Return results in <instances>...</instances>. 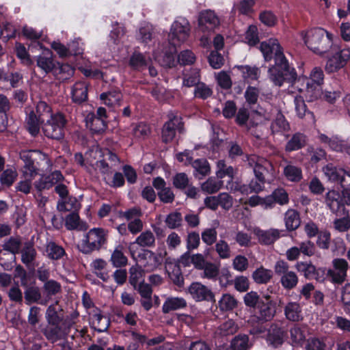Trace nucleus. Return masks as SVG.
<instances>
[{
    "label": "nucleus",
    "mask_w": 350,
    "mask_h": 350,
    "mask_svg": "<svg viewBox=\"0 0 350 350\" xmlns=\"http://www.w3.org/2000/svg\"><path fill=\"white\" fill-rule=\"evenodd\" d=\"M260 50L266 62L270 61L272 58L274 59V64L269 68L268 72L271 81L275 85L280 87L284 82L293 83L296 81V70L290 66L284 54L283 48L277 39L270 38L262 42Z\"/></svg>",
    "instance_id": "nucleus-1"
},
{
    "label": "nucleus",
    "mask_w": 350,
    "mask_h": 350,
    "mask_svg": "<svg viewBox=\"0 0 350 350\" xmlns=\"http://www.w3.org/2000/svg\"><path fill=\"white\" fill-rule=\"evenodd\" d=\"M58 301L50 305L46 311V325L42 329V333L50 342L54 343L59 340L65 339L70 329L75 323V319L79 317V312H73L69 317H64L62 308H57Z\"/></svg>",
    "instance_id": "nucleus-2"
},
{
    "label": "nucleus",
    "mask_w": 350,
    "mask_h": 350,
    "mask_svg": "<svg viewBox=\"0 0 350 350\" xmlns=\"http://www.w3.org/2000/svg\"><path fill=\"white\" fill-rule=\"evenodd\" d=\"M302 35L308 48L317 54L323 55L332 46V34L322 28L312 29Z\"/></svg>",
    "instance_id": "nucleus-3"
},
{
    "label": "nucleus",
    "mask_w": 350,
    "mask_h": 350,
    "mask_svg": "<svg viewBox=\"0 0 350 350\" xmlns=\"http://www.w3.org/2000/svg\"><path fill=\"white\" fill-rule=\"evenodd\" d=\"M20 158L24 163L23 175L29 178H34L38 174L40 161L51 165L48 155L40 150H23L20 152Z\"/></svg>",
    "instance_id": "nucleus-4"
},
{
    "label": "nucleus",
    "mask_w": 350,
    "mask_h": 350,
    "mask_svg": "<svg viewBox=\"0 0 350 350\" xmlns=\"http://www.w3.org/2000/svg\"><path fill=\"white\" fill-rule=\"evenodd\" d=\"M52 113V109L44 101H39L35 110L31 111L26 119V127L32 136H36L40 133V124L49 119Z\"/></svg>",
    "instance_id": "nucleus-5"
},
{
    "label": "nucleus",
    "mask_w": 350,
    "mask_h": 350,
    "mask_svg": "<svg viewBox=\"0 0 350 350\" xmlns=\"http://www.w3.org/2000/svg\"><path fill=\"white\" fill-rule=\"evenodd\" d=\"M108 231L101 228H94L89 230L83 240L80 251L89 254L93 251L99 250L107 239Z\"/></svg>",
    "instance_id": "nucleus-6"
},
{
    "label": "nucleus",
    "mask_w": 350,
    "mask_h": 350,
    "mask_svg": "<svg viewBox=\"0 0 350 350\" xmlns=\"http://www.w3.org/2000/svg\"><path fill=\"white\" fill-rule=\"evenodd\" d=\"M66 123L65 116L62 113H56L42 124V129L46 137L59 141L64 137Z\"/></svg>",
    "instance_id": "nucleus-7"
},
{
    "label": "nucleus",
    "mask_w": 350,
    "mask_h": 350,
    "mask_svg": "<svg viewBox=\"0 0 350 350\" xmlns=\"http://www.w3.org/2000/svg\"><path fill=\"white\" fill-rule=\"evenodd\" d=\"M246 157L247 165L253 168L256 178H260L266 182L269 178H273L274 167L269 161L256 154L247 155Z\"/></svg>",
    "instance_id": "nucleus-8"
},
{
    "label": "nucleus",
    "mask_w": 350,
    "mask_h": 350,
    "mask_svg": "<svg viewBox=\"0 0 350 350\" xmlns=\"http://www.w3.org/2000/svg\"><path fill=\"white\" fill-rule=\"evenodd\" d=\"M324 82V72L321 68L314 67L310 72V79H306V96L310 101L317 100L322 95L321 85Z\"/></svg>",
    "instance_id": "nucleus-9"
},
{
    "label": "nucleus",
    "mask_w": 350,
    "mask_h": 350,
    "mask_svg": "<svg viewBox=\"0 0 350 350\" xmlns=\"http://www.w3.org/2000/svg\"><path fill=\"white\" fill-rule=\"evenodd\" d=\"M167 118L168 120L165 122L161 129V139L165 144L172 142L177 131L179 133L184 131V122L180 116L171 111L167 114Z\"/></svg>",
    "instance_id": "nucleus-10"
},
{
    "label": "nucleus",
    "mask_w": 350,
    "mask_h": 350,
    "mask_svg": "<svg viewBox=\"0 0 350 350\" xmlns=\"http://www.w3.org/2000/svg\"><path fill=\"white\" fill-rule=\"evenodd\" d=\"M191 31L189 22L185 18H178L172 25L168 35V40L171 44L178 45L185 42L189 38Z\"/></svg>",
    "instance_id": "nucleus-11"
},
{
    "label": "nucleus",
    "mask_w": 350,
    "mask_h": 350,
    "mask_svg": "<svg viewBox=\"0 0 350 350\" xmlns=\"http://www.w3.org/2000/svg\"><path fill=\"white\" fill-rule=\"evenodd\" d=\"M350 62V48H338L327 60L325 70L327 73L338 72Z\"/></svg>",
    "instance_id": "nucleus-12"
},
{
    "label": "nucleus",
    "mask_w": 350,
    "mask_h": 350,
    "mask_svg": "<svg viewBox=\"0 0 350 350\" xmlns=\"http://www.w3.org/2000/svg\"><path fill=\"white\" fill-rule=\"evenodd\" d=\"M288 264L284 260L276 262L274 271L277 275H281L280 282L284 289L291 290L296 287L298 283V276L292 271H288Z\"/></svg>",
    "instance_id": "nucleus-13"
},
{
    "label": "nucleus",
    "mask_w": 350,
    "mask_h": 350,
    "mask_svg": "<svg viewBox=\"0 0 350 350\" xmlns=\"http://www.w3.org/2000/svg\"><path fill=\"white\" fill-rule=\"evenodd\" d=\"M333 269L325 268V279L330 278V281L336 284H342L347 277L348 262L343 258H335L332 261Z\"/></svg>",
    "instance_id": "nucleus-14"
},
{
    "label": "nucleus",
    "mask_w": 350,
    "mask_h": 350,
    "mask_svg": "<svg viewBox=\"0 0 350 350\" xmlns=\"http://www.w3.org/2000/svg\"><path fill=\"white\" fill-rule=\"evenodd\" d=\"M198 29L203 33H211L219 27L220 21L214 11L206 10L200 12L198 16Z\"/></svg>",
    "instance_id": "nucleus-15"
},
{
    "label": "nucleus",
    "mask_w": 350,
    "mask_h": 350,
    "mask_svg": "<svg viewBox=\"0 0 350 350\" xmlns=\"http://www.w3.org/2000/svg\"><path fill=\"white\" fill-rule=\"evenodd\" d=\"M297 270L308 280H315L319 282L325 280V267H316L311 261L297 262Z\"/></svg>",
    "instance_id": "nucleus-16"
},
{
    "label": "nucleus",
    "mask_w": 350,
    "mask_h": 350,
    "mask_svg": "<svg viewBox=\"0 0 350 350\" xmlns=\"http://www.w3.org/2000/svg\"><path fill=\"white\" fill-rule=\"evenodd\" d=\"M322 171L327 180L342 187L345 180L350 177V172L329 163L323 166Z\"/></svg>",
    "instance_id": "nucleus-17"
},
{
    "label": "nucleus",
    "mask_w": 350,
    "mask_h": 350,
    "mask_svg": "<svg viewBox=\"0 0 350 350\" xmlns=\"http://www.w3.org/2000/svg\"><path fill=\"white\" fill-rule=\"evenodd\" d=\"M188 292L196 301L215 302L213 292L201 282H192L188 288Z\"/></svg>",
    "instance_id": "nucleus-18"
},
{
    "label": "nucleus",
    "mask_w": 350,
    "mask_h": 350,
    "mask_svg": "<svg viewBox=\"0 0 350 350\" xmlns=\"http://www.w3.org/2000/svg\"><path fill=\"white\" fill-rule=\"evenodd\" d=\"M165 269L170 282L175 286L182 288L185 284V279L180 266L176 260L167 258L165 261Z\"/></svg>",
    "instance_id": "nucleus-19"
},
{
    "label": "nucleus",
    "mask_w": 350,
    "mask_h": 350,
    "mask_svg": "<svg viewBox=\"0 0 350 350\" xmlns=\"http://www.w3.org/2000/svg\"><path fill=\"white\" fill-rule=\"evenodd\" d=\"M321 142L327 144L333 150L336 152H346L350 155V144L347 142L340 139L338 137H329L325 134L319 136Z\"/></svg>",
    "instance_id": "nucleus-20"
},
{
    "label": "nucleus",
    "mask_w": 350,
    "mask_h": 350,
    "mask_svg": "<svg viewBox=\"0 0 350 350\" xmlns=\"http://www.w3.org/2000/svg\"><path fill=\"white\" fill-rule=\"evenodd\" d=\"M36 65L44 74L53 72L55 68V62L53 58V53L45 49L36 58Z\"/></svg>",
    "instance_id": "nucleus-21"
},
{
    "label": "nucleus",
    "mask_w": 350,
    "mask_h": 350,
    "mask_svg": "<svg viewBox=\"0 0 350 350\" xmlns=\"http://www.w3.org/2000/svg\"><path fill=\"white\" fill-rule=\"evenodd\" d=\"M90 314L92 328L98 332H103L107 330L110 325L109 320L102 314L99 308H95Z\"/></svg>",
    "instance_id": "nucleus-22"
},
{
    "label": "nucleus",
    "mask_w": 350,
    "mask_h": 350,
    "mask_svg": "<svg viewBox=\"0 0 350 350\" xmlns=\"http://www.w3.org/2000/svg\"><path fill=\"white\" fill-rule=\"evenodd\" d=\"M284 230L278 229L270 228L267 230L260 228H255L254 234L256 236L258 242L262 245H271L277 241L281 236V232Z\"/></svg>",
    "instance_id": "nucleus-23"
},
{
    "label": "nucleus",
    "mask_w": 350,
    "mask_h": 350,
    "mask_svg": "<svg viewBox=\"0 0 350 350\" xmlns=\"http://www.w3.org/2000/svg\"><path fill=\"white\" fill-rule=\"evenodd\" d=\"M289 139L284 146V150L287 152L297 151L304 148L308 142V136L301 132H296L291 136L289 135Z\"/></svg>",
    "instance_id": "nucleus-24"
},
{
    "label": "nucleus",
    "mask_w": 350,
    "mask_h": 350,
    "mask_svg": "<svg viewBox=\"0 0 350 350\" xmlns=\"http://www.w3.org/2000/svg\"><path fill=\"white\" fill-rule=\"evenodd\" d=\"M325 202L331 211L334 214H338L341 211H345V209H346L342 200L340 199L339 192L334 189L329 190L326 193L325 196Z\"/></svg>",
    "instance_id": "nucleus-25"
},
{
    "label": "nucleus",
    "mask_w": 350,
    "mask_h": 350,
    "mask_svg": "<svg viewBox=\"0 0 350 350\" xmlns=\"http://www.w3.org/2000/svg\"><path fill=\"white\" fill-rule=\"evenodd\" d=\"M267 332V341L270 345L278 347L284 342L286 332L278 324H271Z\"/></svg>",
    "instance_id": "nucleus-26"
},
{
    "label": "nucleus",
    "mask_w": 350,
    "mask_h": 350,
    "mask_svg": "<svg viewBox=\"0 0 350 350\" xmlns=\"http://www.w3.org/2000/svg\"><path fill=\"white\" fill-rule=\"evenodd\" d=\"M270 129L273 135L280 133L283 134L286 138L289 137V135L286 133L290 131V124L280 111L272 121Z\"/></svg>",
    "instance_id": "nucleus-27"
},
{
    "label": "nucleus",
    "mask_w": 350,
    "mask_h": 350,
    "mask_svg": "<svg viewBox=\"0 0 350 350\" xmlns=\"http://www.w3.org/2000/svg\"><path fill=\"white\" fill-rule=\"evenodd\" d=\"M86 126L91 131L92 134H103L107 129L106 120L97 118L94 113H89L85 117Z\"/></svg>",
    "instance_id": "nucleus-28"
},
{
    "label": "nucleus",
    "mask_w": 350,
    "mask_h": 350,
    "mask_svg": "<svg viewBox=\"0 0 350 350\" xmlns=\"http://www.w3.org/2000/svg\"><path fill=\"white\" fill-rule=\"evenodd\" d=\"M188 164H191L195 172L193 175L198 179H202L209 174L211 167L206 159H198L193 161L192 157H188Z\"/></svg>",
    "instance_id": "nucleus-29"
},
{
    "label": "nucleus",
    "mask_w": 350,
    "mask_h": 350,
    "mask_svg": "<svg viewBox=\"0 0 350 350\" xmlns=\"http://www.w3.org/2000/svg\"><path fill=\"white\" fill-rule=\"evenodd\" d=\"M19 252L21 254V262L27 267L35 261L37 256L34 243L31 241L24 242Z\"/></svg>",
    "instance_id": "nucleus-30"
},
{
    "label": "nucleus",
    "mask_w": 350,
    "mask_h": 350,
    "mask_svg": "<svg viewBox=\"0 0 350 350\" xmlns=\"http://www.w3.org/2000/svg\"><path fill=\"white\" fill-rule=\"evenodd\" d=\"M267 321L259 319L257 315H252L247 321L249 325V333L255 336H260L265 334L268 329L266 325Z\"/></svg>",
    "instance_id": "nucleus-31"
},
{
    "label": "nucleus",
    "mask_w": 350,
    "mask_h": 350,
    "mask_svg": "<svg viewBox=\"0 0 350 350\" xmlns=\"http://www.w3.org/2000/svg\"><path fill=\"white\" fill-rule=\"evenodd\" d=\"M71 96L75 103L85 102L88 100V84L84 81L76 82L72 88Z\"/></svg>",
    "instance_id": "nucleus-32"
},
{
    "label": "nucleus",
    "mask_w": 350,
    "mask_h": 350,
    "mask_svg": "<svg viewBox=\"0 0 350 350\" xmlns=\"http://www.w3.org/2000/svg\"><path fill=\"white\" fill-rule=\"evenodd\" d=\"M269 299V296H267L266 301L262 300L256 308L258 310V314H256L257 317L267 321H271L275 314V307Z\"/></svg>",
    "instance_id": "nucleus-33"
},
{
    "label": "nucleus",
    "mask_w": 350,
    "mask_h": 350,
    "mask_svg": "<svg viewBox=\"0 0 350 350\" xmlns=\"http://www.w3.org/2000/svg\"><path fill=\"white\" fill-rule=\"evenodd\" d=\"M45 252L46 257L52 260H59L66 256L64 248L53 241L46 243Z\"/></svg>",
    "instance_id": "nucleus-34"
},
{
    "label": "nucleus",
    "mask_w": 350,
    "mask_h": 350,
    "mask_svg": "<svg viewBox=\"0 0 350 350\" xmlns=\"http://www.w3.org/2000/svg\"><path fill=\"white\" fill-rule=\"evenodd\" d=\"M284 312L288 321L299 322L303 319L302 310L299 303L288 302L284 307Z\"/></svg>",
    "instance_id": "nucleus-35"
},
{
    "label": "nucleus",
    "mask_w": 350,
    "mask_h": 350,
    "mask_svg": "<svg viewBox=\"0 0 350 350\" xmlns=\"http://www.w3.org/2000/svg\"><path fill=\"white\" fill-rule=\"evenodd\" d=\"M100 98L103 101L104 104L107 106H120L122 99V94L120 90L113 89L102 93L100 95Z\"/></svg>",
    "instance_id": "nucleus-36"
},
{
    "label": "nucleus",
    "mask_w": 350,
    "mask_h": 350,
    "mask_svg": "<svg viewBox=\"0 0 350 350\" xmlns=\"http://www.w3.org/2000/svg\"><path fill=\"white\" fill-rule=\"evenodd\" d=\"M187 303L183 297H171L166 299L163 306L162 311L167 314L171 311L176 310L187 307Z\"/></svg>",
    "instance_id": "nucleus-37"
},
{
    "label": "nucleus",
    "mask_w": 350,
    "mask_h": 350,
    "mask_svg": "<svg viewBox=\"0 0 350 350\" xmlns=\"http://www.w3.org/2000/svg\"><path fill=\"white\" fill-rule=\"evenodd\" d=\"M285 226L288 231H293L297 229L301 224L299 213L290 208L284 214Z\"/></svg>",
    "instance_id": "nucleus-38"
},
{
    "label": "nucleus",
    "mask_w": 350,
    "mask_h": 350,
    "mask_svg": "<svg viewBox=\"0 0 350 350\" xmlns=\"http://www.w3.org/2000/svg\"><path fill=\"white\" fill-rule=\"evenodd\" d=\"M336 215V216L340 217V218L334 220V228L340 232L348 231L350 229V217L349 211L347 209H345V211H341Z\"/></svg>",
    "instance_id": "nucleus-39"
},
{
    "label": "nucleus",
    "mask_w": 350,
    "mask_h": 350,
    "mask_svg": "<svg viewBox=\"0 0 350 350\" xmlns=\"http://www.w3.org/2000/svg\"><path fill=\"white\" fill-rule=\"evenodd\" d=\"M110 261L113 267L116 268H121L127 265L128 258L124 255V247L122 245H118L113 251Z\"/></svg>",
    "instance_id": "nucleus-40"
},
{
    "label": "nucleus",
    "mask_w": 350,
    "mask_h": 350,
    "mask_svg": "<svg viewBox=\"0 0 350 350\" xmlns=\"http://www.w3.org/2000/svg\"><path fill=\"white\" fill-rule=\"evenodd\" d=\"M238 306V301L234 295L230 293L224 294L218 301V307L222 312H229L235 309Z\"/></svg>",
    "instance_id": "nucleus-41"
},
{
    "label": "nucleus",
    "mask_w": 350,
    "mask_h": 350,
    "mask_svg": "<svg viewBox=\"0 0 350 350\" xmlns=\"http://www.w3.org/2000/svg\"><path fill=\"white\" fill-rule=\"evenodd\" d=\"M150 62V59L146 58L144 54L134 52L130 57L129 65L134 70H141L148 66Z\"/></svg>",
    "instance_id": "nucleus-42"
},
{
    "label": "nucleus",
    "mask_w": 350,
    "mask_h": 350,
    "mask_svg": "<svg viewBox=\"0 0 350 350\" xmlns=\"http://www.w3.org/2000/svg\"><path fill=\"white\" fill-rule=\"evenodd\" d=\"M65 226L69 230H86L85 224L81 221L79 214L76 212H72L66 217Z\"/></svg>",
    "instance_id": "nucleus-43"
},
{
    "label": "nucleus",
    "mask_w": 350,
    "mask_h": 350,
    "mask_svg": "<svg viewBox=\"0 0 350 350\" xmlns=\"http://www.w3.org/2000/svg\"><path fill=\"white\" fill-rule=\"evenodd\" d=\"M75 72V69L68 64H62L55 66L53 73L56 75L57 79L62 82L70 79Z\"/></svg>",
    "instance_id": "nucleus-44"
},
{
    "label": "nucleus",
    "mask_w": 350,
    "mask_h": 350,
    "mask_svg": "<svg viewBox=\"0 0 350 350\" xmlns=\"http://www.w3.org/2000/svg\"><path fill=\"white\" fill-rule=\"evenodd\" d=\"M22 245V239L20 236L10 237L4 241L2 247L4 251L15 255L19 253Z\"/></svg>",
    "instance_id": "nucleus-45"
},
{
    "label": "nucleus",
    "mask_w": 350,
    "mask_h": 350,
    "mask_svg": "<svg viewBox=\"0 0 350 350\" xmlns=\"http://www.w3.org/2000/svg\"><path fill=\"white\" fill-rule=\"evenodd\" d=\"M238 329L237 324L233 320L228 319L217 327L215 333L221 336H228L234 334Z\"/></svg>",
    "instance_id": "nucleus-46"
},
{
    "label": "nucleus",
    "mask_w": 350,
    "mask_h": 350,
    "mask_svg": "<svg viewBox=\"0 0 350 350\" xmlns=\"http://www.w3.org/2000/svg\"><path fill=\"white\" fill-rule=\"evenodd\" d=\"M252 345L249 336L246 334H239L231 341L230 347L232 350H248Z\"/></svg>",
    "instance_id": "nucleus-47"
},
{
    "label": "nucleus",
    "mask_w": 350,
    "mask_h": 350,
    "mask_svg": "<svg viewBox=\"0 0 350 350\" xmlns=\"http://www.w3.org/2000/svg\"><path fill=\"white\" fill-rule=\"evenodd\" d=\"M134 243L143 247H154L155 245L154 235L150 230H146L137 237Z\"/></svg>",
    "instance_id": "nucleus-48"
},
{
    "label": "nucleus",
    "mask_w": 350,
    "mask_h": 350,
    "mask_svg": "<svg viewBox=\"0 0 350 350\" xmlns=\"http://www.w3.org/2000/svg\"><path fill=\"white\" fill-rule=\"evenodd\" d=\"M235 68L241 72L245 80H258L260 75L259 68L256 66L240 65L236 66Z\"/></svg>",
    "instance_id": "nucleus-49"
},
{
    "label": "nucleus",
    "mask_w": 350,
    "mask_h": 350,
    "mask_svg": "<svg viewBox=\"0 0 350 350\" xmlns=\"http://www.w3.org/2000/svg\"><path fill=\"white\" fill-rule=\"evenodd\" d=\"M284 174L291 182L298 183L302 179L301 169L293 165H287L284 168Z\"/></svg>",
    "instance_id": "nucleus-50"
},
{
    "label": "nucleus",
    "mask_w": 350,
    "mask_h": 350,
    "mask_svg": "<svg viewBox=\"0 0 350 350\" xmlns=\"http://www.w3.org/2000/svg\"><path fill=\"white\" fill-rule=\"evenodd\" d=\"M273 276L272 271L261 267L256 269L252 273V278L257 284H267Z\"/></svg>",
    "instance_id": "nucleus-51"
},
{
    "label": "nucleus",
    "mask_w": 350,
    "mask_h": 350,
    "mask_svg": "<svg viewBox=\"0 0 350 350\" xmlns=\"http://www.w3.org/2000/svg\"><path fill=\"white\" fill-rule=\"evenodd\" d=\"M42 290L48 297H51L62 293V285L55 280H49L44 283Z\"/></svg>",
    "instance_id": "nucleus-52"
},
{
    "label": "nucleus",
    "mask_w": 350,
    "mask_h": 350,
    "mask_svg": "<svg viewBox=\"0 0 350 350\" xmlns=\"http://www.w3.org/2000/svg\"><path fill=\"white\" fill-rule=\"evenodd\" d=\"M25 304L30 305L33 303H38L41 297V293L37 286H28L24 292Z\"/></svg>",
    "instance_id": "nucleus-53"
},
{
    "label": "nucleus",
    "mask_w": 350,
    "mask_h": 350,
    "mask_svg": "<svg viewBox=\"0 0 350 350\" xmlns=\"http://www.w3.org/2000/svg\"><path fill=\"white\" fill-rule=\"evenodd\" d=\"M18 173L14 169H6L0 176L1 184L7 187H10L16 180Z\"/></svg>",
    "instance_id": "nucleus-54"
},
{
    "label": "nucleus",
    "mask_w": 350,
    "mask_h": 350,
    "mask_svg": "<svg viewBox=\"0 0 350 350\" xmlns=\"http://www.w3.org/2000/svg\"><path fill=\"white\" fill-rule=\"evenodd\" d=\"M202 270H203L202 278L212 280H217L219 274V267L216 264L208 262Z\"/></svg>",
    "instance_id": "nucleus-55"
},
{
    "label": "nucleus",
    "mask_w": 350,
    "mask_h": 350,
    "mask_svg": "<svg viewBox=\"0 0 350 350\" xmlns=\"http://www.w3.org/2000/svg\"><path fill=\"white\" fill-rule=\"evenodd\" d=\"M200 72L197 69H192L184 75L183 85L187 87L197 86L200 84Z\"/></svg>",
    "instance_id": "nucleus-56"
},
{
    "label": "nucleus",
    "mask_w": 350,
    "mask_h": 350,
    "mask_svg": "<svg viewBox=\"0 0 350 350\" xmlns=\"http://www.w3.org/2000/svg\"><path fill=\"white\" fill-rule=\"evenodd\" d=\"M129 273V282L136 289L140 282V279L144 275V270L142 269V267L136 265L130 268Z\"/></svg>",
    "instance_id": "nucleus-57"
},
{
    "label": "nucleus",
    "mask_w": 350,
    "mask_h": 350,
    "mask_svg": "<svg viewBox=\"0 0 350 350\" xmlns=\"http://www.w3.org/2000/svg\"><path fill=\"white\" fill-rule=\"evenodd\" d=\"M15 53L17 57L21 59L22 64L26 66H30L33 64L29 54L23 44L19 42L16 43Z\"/></svg>",
    "instance_id": "nucleus-58"
},
{
    "label": "nucleus",
    "mask_w": 350,
    "mask_h": 350,
    "mask_svg": "<svg viewBox=\"0 0 350 350\" xmlns=\"http://www.w3.org/2000/svg\"><path fill=\"white\" fill-rule=\"evenodd\" d=\"M307 152L310 156V161L313 164L319 163L320 161L325 159L326 152L321 148H314L309 146Z\"/></svg>",
    "instance_id": "nucleus-59"
},
{
    "label": "nucleus",
    "mask_w": 350,
    "mask_h": 350,
    "mask_svg": "<svg viewBox=\"0 0 350 350\" xmlns=\"http://www.w3.org/2000/svg\"><path fill=\"white\" fill-rule=\"evenodd\" d=\"M222 181L217 180L215 178L211 177L202 185V189L208 193L217 192L222 186Z\"/></svg>",
    "instance_id": "nucleus-60"
},
{
    "label": "nucleus",
    "mask_w": 350,
    "mask_h": 350,
    "mask_svg": "<svg viewBox=\"0 0 350 350\" xmlns=\"http://www.w3.org/2000/svg\"><path fill=\"white\" fill-rule=\"evenodd\" d=\"M262 301V299H260L258 294L255 291L247 293L243 297L245 305L254 309H256Z\"/></svg>",
    "instance_id": "nucleus-61"
},
{
    "label": "nucleus",
    "mask_w": 350,
    "mask_h": 350,
    "mask_svg": "<svg viewBox=\"0 0 350 350\" xmlns=\"http://www.w3.org/2000/svg\"><path fill=\"white\" fill-rule=\"evenodd\" d=\"M259 94L260 90L258 88L249 85L244 94L246 103L250 106L256 104Z\"/></svg>",
    "instance_id": "nucleus-62"
},
{
    "label": "nucleus",
    "mask_w": 350,
    "mask_h": 350,
    "mask_svg": "<svg viewBox=\"0 0 350 350\" xmlns=\"http://www.w3.org/2000/svg\"><path fill=\"white\" fill-rule=\"evenodd\" d=\"M172 183L176 189L183 190L185 189L189 185V179L188 176L184 173H177L172 179Z\"/></svg>",
    "instance_id": "nucleus-63"
},
{
    "label": "nucleus",
    "mask_w": 350,
    "mask_h": 350,
    "mask_svg": "<svg viewBox=\"0 0 350 350\" xmlns=\"http://www.w3.org/2000/svg\"><path fill=\"white\" fill-rule=\"evenodd\" d=\"M341 301L344 310L350 314V283H347L342 288Z\"/></svg>",
    "instance_id": "nucleus-64"
}]
</instances>
